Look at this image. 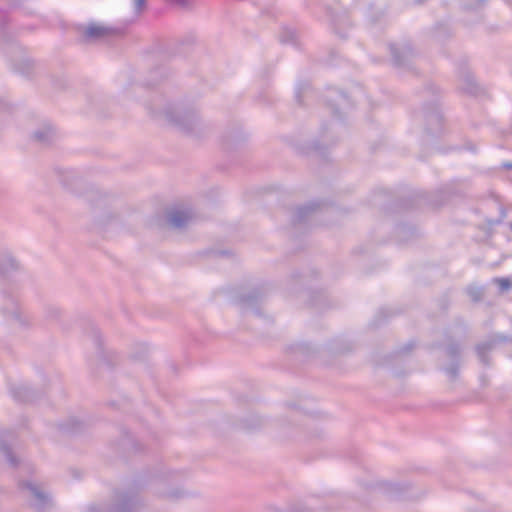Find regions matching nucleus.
Segmentation results:
<instances>
[{"instance_id":"obj_19","label":"nucleus","mask_w":512,"mask_h":512,"mask_svg":"<svg viewBox=\"0 0 512 512\" xmlns=\"http://www.w3.org/2000/svg\"><path fill=\"white\" fill-rule=\"evenodd\" d=\"M192 0H176V3L182 5V6H187L189 2H191Z\"/></svg>"},{"instance_id":"obj_23","label":"nucleus","mask_w":512,"mask_h":512,"mask_svg":"<svg viewBox=\"0 0 512 512\" xmlns=\"http://www.w3.org/2000/svg\"><path fill=\"white\" fill-rule=\"evenodd\" d=\"M172 228H183L184 226H180V225H177V226H171Z\"/></svg>"},{"instance_id":"obj_11","label":"nucleus","mask_w":512,"mask_h":512,"mask_svg":"<svg viewBox=\"0 0 512 512\" xmlns=\"http://www.w3.org/2000/svg\"><path fill=\"white\" fill-rule=\"evenodd\" d=\"M0 452L3 454L5 459L10 463V465H12V466L17 465V459L12 454L11 449L6 444H4L1 440H0Z\"/></svg>"},{"instance_id":"obj_9","label":"nucleus","mask_w":512,"mask_h":512,"mask_svg":"<svg viewBox=\"0 0 512 512\" xmlns=\"http://www.w3.org/2000/svg\"><path fill=\"white\" fill-rule=\"evenodd\" d=\"M53 130L50 126H44L35 131L34 138L40 143H48L52 139Z\"/></svg>"},{"instance_id":"obj_1","label":"nucleus","mask_w":512,"mask_h":512,"mask_svg":"<svg viewBox=\"0 0 512 512\" xmlns=\"http://www.w3.org/2000/svg\"><path fill=\"white\" fill-rule=\"evenodd\" d=\"M168 121L180 129L191 132L198 122V116L194 111L177 108L166 113Z\"/></svg>"},{"instance_id":"obj_14","label":"nucleus","mask_w":512,"mask_h":512,"mask_svg":"<svg viewBox=\"0 0 512 512\" xmlns=\"http://www.w3.org/2000/svg\"><path fill=\"white\" fill-rule=\"evenodd\" d=\"M446 373L452 380L455 379L458 375V364L453 363L450 367L446 369Z\"/></svg>"},{"instance_id":"obj_17","label":"nucleus","mask_w":512,"mask_h":512,"mask_svg":"<svg viewBox=\"0 0 512 512\" xmlns=\"http://www.w3.org/2000/svg\"><path fill=\"white\" fill-rule=\"evenodd\" d=\"M391 52H392V55H393V57H394L395 62H396L397 64H400V63H401V61H400V59H399V57H398V55H397V53H396V48H395L394 46H391Z\"/></svg>"},{"instance_id":"obj_5","label":"nucleus","mask_w":512,"mask_h":512,"mask_svg":"<svg viewBox=\"0 0 512 512\" xmlns=\"http://www.w3.org/2000/svg\"><path fill=\"white\" fill-rule=\"evenodd\" d=\"M115 30L109 26L92 23L85 29V36L90 39H100L111 35Z\"/></svg>"},{"instance_id":"obj_13","label":"nucleus","mask_w":512,"mask_h":512,"mask_svg":"<svg viewBox=\"0 0 512 512\" xmlns=\"http://www.w3.org/2000/svg\"><path fill=\"white\" fill-rule=\"evenodd\" d=\"M460 353L459 346L457 344H451L446 348V354L451 358H456Z\"/></svg>"},{"instance_id":"obj_7","label":"nucleus","mask_w":512,"mask_h":512,"mask_svg":"<svg viewBox=\"0 0 512 512\" xmlns=\"http://www.w3.org/2000/svg\"><path fill=\"white\" fill-rule=\"evenodd\" d=\"M19 268L18 262L10 255L0 258V275H5Z\"/></svg>"},{"instance_id":"obj_12","label":"nucleus","mask_w":512,"mask_h":512,"mask_svg":"<svg viewBox=\"0 0 512 512\" xmlns=\"http://www.w3.org/2000/svg\"><path fill=\"white\" fill-rule=\"evenodd\" d=\"M468 295L473 301H479L483 297V290L479 287H470L468 289Z\"/></svg>"},{"instance_id":"obj_21","label":"nucleus","mask_w":512,"mask_h":512,"mask_svg":"<svg viewBox=\"0 0 512 512\" xmlns=\"http://www.w3.org/2000/svg\"><path fill=\"white\" fill-rule=\"evenodd\" d=\"M68 430H71V431H75L77 429L76 425H73L72 427L70 428H67Z\"/></svg>"},{"instance_id":"obj_24","label":"nucleus","mask_w":512,"mask_h":512,"mask_svg":"<svg viewBox=\"0 0 512 512\" xmlns=\"http://www.w3.org/2000/svg\"><path fill=\"white\" fill-rule=\"evenodd\" d=\"M433 119L439 120V117L438 116H434Z\"/></svg>"},{"instance_id":"obj_3","label":"nucleus","mask_w":512,"mask_h":512,"mask_svg":"<svg viewBox=\"0 0 512 512\" xmlns=\"http://www.w3.org/2000/svg\"><path fill=\"white\" fill-rule=\"evenodd\" d=\"M194 216L193 207L187 203L177 204L167 212L168 224H187L194 219Z\"/></svg>"},{"instance_id":"obj_10","label":"nucleus","mask_w":512,"mask_h":512,"mask_svg":"<svg viewBox=\"0 0 512 512\" xmlns=\"http://www.w3.org/2000/svg\"><path fill=\"white\" fill-rule=\"evenodd\" d=\"M319 208V203L312 201L303 206L298 207L297 214L299 218L304 219L307 218L310 214L315 212Z\"/></svg>"},{"instance_id":"obj_6","label":"nucleus","mask_w":512,"mask_h":512,"mask_svg":"<svg viewBox=\"0 0 512 512\" xmlns=\"http://www.w3.org/2000/svg\"><path fill=\"white\" fill-rule=\"evenodd\" d=\"M12 396L19 402H28L34 400L33 391L26 386H18L11 389Z\"/></svg>"},{"instance_id":"obj_2","label":"nucleus","mask_w":512,"mask_h":512,"mask_svg":"<svg viewBox=\"0 0 512 512\" xmlns=\"http://www.w3.org/2000/svg\"><path fill=\"white\" fill-rule=\"evenodd\" d=\"M20 487L27 489L31 496V505L38 512H44L51 507L52 501L49 494L43 488L32 482H22Z\"/></svg>"},{"instance_id":"obj_16","label":"nucleus","mask_w":512,"mask_h":512,"mask_svg":"<svg viewBox=\"0 0 512 512\" xmlns=\"http://www.w3.org/2000/svg\"><path fill=\"white\" fill-rule=\"evenodd\" d=\"M145 6V0H134V7L136 13H140Z\"/></svg>"},{"instance_id":"obj_18","label":"nucleus","mask_w":512,"mask_h":512,"mask_svg":"<svg viewBox=\"0 0 512 512\" xmlns=\"http://www.w3.org/2000/svg\"><path fill=\"white\" fill-rule=\"evenodd\" d=\"M11 303H12V305L14 306V309H13V310H11L9 313H10L13 317L18 318V312H17L16 304H15V302H14L13 300H11ZM19 317H20V314H19Z\"/></svg>"},{"instance_id":"obj_22","label":"nucleus","mask_w":512,"mask_h":512,"mask_svg":"<svg viewBox=\"0 0 512 512\" xmlns=\"http://www.w3.org/2000/svg\"><path fill=\"white\" fill-rule=\"evenodd\" d=\"M505 167L509 168V169H512V163L510 164H506Z\"/></svg>"},{"instance_id":"obj_15","label":"nucleus","mask_w":512,"mask_h":512,"mask_svg":"<svg viewBox=\"0 0 512 512\" xmlns=\"http://www.w3.org/2000/svg\"><path fill=\"white\" fill-rule=\"evenodd\" d=\"M496 281L502 290H508L512 285L511 281L507 278H499Z\"/></svg>"},{"instance_id":"obj_20","label":"nucleus","mask_w":512,"mask_h":512,"mask_svg":"<svg viewBox=\"0 0 512 512\" xmlns=\"http://www.w3.org/2000/svg\"><path fill=\"white\" fill-rule=\"evenodd\" d=\"M254 298H255L254 296L249 295L248 297L243 298V301L248 303V302L252 301Z\"/></svg>"},{"instance_id":"obj_4","label":"nucleus","mask_w":512,"mask_h":512,"mask_svg":"<svg viewBox=\"0 0 512 512\" xmlns=\"http://www.w3.org/2000/svg\"><path fill=\"white\" fill-rule=\"evenodd\" d=\"M136 501L131 497H123L120 503L113 509L108 510L104 506H90L87 512H135Z\"/></svg>"},{"instance_id":"obj_8","label":"nucleus","mask_w":512,"mask_h":512,"mask_svg":"<svg viewBox=\"0 0 512 512\" xmlns=\"http://www.w3.org/2000/svg\"><path fill=\"white\" fill-rule=\"evenodd\" d=\"M493 345H494L493 341H487V342H483V343L478 344L477 347H476L477 354H478L480 360L484 364H488L489 363L487 354L492 349Z\"/></svg>"}]
</instances>
